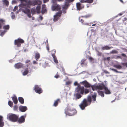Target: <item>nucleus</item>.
Instances as JSON below:
<instances>
[{
  "instance_id": "nucleus-1",
  "label": "nucleus",
  "mask_w": 127,
  "mask_h": 127,
  "mask_svg": "<svg viewBox=\"0 0 127 127\" xmlns=\"http://www.w3.org/2000/svg\"><path fill=\"white\" fill-rule=\"evenodd\" d=\"M92 102V98L91 96H89L87 99L84 98L82 101L79 106L81 109L83 110L87 106L91 104Z\"/></svg>"
},
{
  "instance_id": "nucleus-2",
  "label": "nucleus",
  "mask_w": 127,
  "mask_h": 127,
  "mask_svg": "<svg viewBox=\"0 0 127 127\" xmlns=\"http://www.w3.org/2000/svg\"><path fill=\"white\" fill-rule=\"evenodd\" d=\"M76 91L77 93L83 95L88 93L90 92V90L87 89H84V86H81L80 84H79L76 89Z\"/></svg>"
},
{
  "instance_id": "nucleus-3",
  "label": "nucleus",
  "mask_w": 127,
  "mask_h": 127,
  "mask_svg": "<svg viewBox=\"0 0 127 127\" xmlns=\"http://www.w3.org/2000/svg\"><path fill=\"white\" fill-rule=\"evenodd\" d=\"M80 84H82L83 85H84L85 87L87 88L90 87L91 88L92 90L93 91L97 90V85H92L86 80L82 82H80Z\"/></svg>"
},
{
  "instance_id": "nucleus-4",
  "label": "nucleus",
  "mask_w": 127,
  "mask_h": 127,
  "mask_svg": "<svg viewBox=\"0 0 127 127\" xmlns=\"http://www.w3.org/2000/svg\"><path fill=\"white\" fill-rule=\"evenodd\" d=\"M37 4L36 1V0L31 1V0H27L26 3H22L21 4V7L22 8L24 7V6H25L28 8H30V5H33L34 6L36 5Z\"/></svg>"
},
{
  "instance_id": "nucleus-5",
  "label": "nucleus",
  "mask_w": 127,
  "mask_h": 127,
  "mask_svg": "<svg viewBox=\"0 0 127 127\" xmlns=\"http://www.w3.org/2000/svg\"><path fill=\"white\" fill-rule=\"evenodd\" d=\"M65 113L69 116H73L76 114L77 111L74 109H70L68 107H66L65 109Z\"/></svg>"
},
{
  "instance_id": "nucleus-6",
  "label": "nucleus",
  "mask_w": 127,
  "mask_h": 127,
  "mask_svg": "<svg viewBox=\"0 0 127 127\" xmlns=\"http://www.w3.org/2000/svg\"><path fill=\"white\" fill-rule=\"evenodd\" d=\"M8 117L10 121L14 122H17L19 116L15 114H11L8 115Z\"/></svg>"
},
{
  "instance_id": "nucleus-7",
  "label": "nucleus",
  "mask_w": 127,
  "mask_h": 127,
  "mask_svg": "<svg viewBox=\"0 0 127 127\" xmlns=\"http://www.w3.org/2000/svg\"><path fill=\"white\" fill-rule=\"evenodd\" d=\"M51 9L53 11H61L60 10L61 9L60 6L59 4H57V3L55 4L53 3V5L51 6Z\"/></svg>"
},
{
  "instance_id": "nucleus-8",
  "label": "nucleus",
  "mask_w": 127,
  "mask_h": 127,
  "mask_svg": "<svg viewBox=\"0 0 127 127\" xmlns=\"http://www.w3.org/2000/svg\"><path fill=\"white\" fill-rule=\"evenodd\" d=\"M25 8V9H23L22 10V11L25 13L27 14L29 18H31L32 16L31 15V12L30 10L28 9V8H27L25 6H24V7L23 8Z\"/></svg>"
},
{
  "instance_id": "nucleus-9",
  "label": "nucleus",
  "mask_w": 127,
  "mask_h": 127,
  "mask_svg": "<svg viewBox=\"0 0 127 127\" xmlns=\"http://www.w3.org/2000/svg\"><path fill=\"white\" fill-rule=\"evenodd\" d=\"M62 14V11H60L57 13L54 16L53 20L54 22L57 21L59 19Z\"/></svg>"
},
{
  "instance_id": "nucleus-10",
  "label": "nucleus",
  "mask_w": 127,
  "mask_h": 127,
  "mask_svg": "<svg viewBox=\"0 0 127 127\" xmlns=\"http://www.w3.org/2000/svg\"><path fill=\"white\" fill-rule=\"evenodd\" d=\"M74 0H65L64 3V6L63 8L66 9L67 7L69 6L70 4L69 3L71 2L74 1Z\"/></svg>"
},
{
  "instance_id": "nucleus-11",
  "label": "nucleus",
  "mask_w": 127,
  "mask_h": 127,
  "mask_svg": "<svg viewBox=\"0 0 127 127\" xmlns=\"http://www.w3.org/2000/svg\"><path fill=\"white\" fill-rule=\"evenodd\" d=\"M26 117V115H25L21 116L19 118H18L17 122L19 124H21L24 123L25 121V118Z\"/></svg>"
},
{
  "instance_id": "nucleus-12",
  "label": "nucleus",
  "mask_w": 127,
  "mask_h": 127,
  "mask_svg": "<svg viewBox=\"0 0 127 127\" xmlns=\"http://www.w3.org/2000/svg\"><path fill=\"white\" fill-rule=\"evenodd\" d=\"M34 90L36 93L39 94L42 92L41 89L38 85H35V86Z\"/></svg>"
},
{
  "instance_id": "nucleus-13",
  "label": "nucleus",
  "mask_w": 127,
  "mask_h": 127,
  "mask_svg": "<svg viewBox=\"0 0 127 127\" xmlns=\"http://www.w3.org/2000/svg\"><path fill=\"white\" fill-rule=\"evenodd\" d=\"M56 52V51L55 50H53L52 51V52L51 53V55L53 57L54 59V62L56 64L58 63V61L57 59V58L55 56V54Z\"/></svg>"
},
{
  "instance_id": "nucleus-14",
  "label": "nucleus",
  "mask_w": 127,
  "mask_h": 127,
  "mask_svg": "<svg viewBox=\"0 0 127 127\" xmlns=\"http://www.w3.org/2000/svg\"><path fill=\"white\" fill-rule=\"evenodd\" d=\"M76 6L77 9L80 10L84 8V5L79 2L76 3Z\"/></svg>"
},
{
  "instance_id": "nucleus-15",
  "label": "nucleus",
  "mask_w": 127,
  "mask_h": 127,
  "mask_svg": "<svg viewBox=\"0 0 127 127\" xmlns=\"http://www.w3.org/2000/svg\"><path fill=\"white\" fill-rule=\"evenodd\" d=\"M24 40H15V44L18 47H20L21 46V43H24Z\"/></svg>"
},
{
  "instance_id": "nucleus-16",
  "label": "nucleus",
  "mask_w": 127,
  "mask_h": 127,
  "mask_svg": "<svg viewBox=\"0 0 127 127\" xmlns=\"http://www.w3.org/2000/svg\"><path fill=\"white\" fill-rule=\"evenodd\" d=\"M86 59H82L81 61L80 64L82 67H86L87 66V62H86Z\"/></svg>"
},
{
  "instance_id": "nucleus-17",
  "label": "nucleus",
  "mask_w": 127,
  "mask_h": 127,
  "mask_svg": "<svg viewBox=\"0 0 127 127\" xmlns=\"http://www.w3.org/2000/svg\"><path fill=\"white\" fill-rule=\"evenodd\" d=\"M24 65L22 63H19L15 64L14 65V67L16 68L19 69L24 67Z\"/></svg>"
},
{
  "instance_id": "nucleus-18",
  "label": "nucleus",
  "mask_w": 127,
  "mask_h": 127,
  "mask_svg": "<svg viewBox=\"0 0 127 127\" xmlns=\"http://www.w3.org/2000/svg\"><path fill=\"white\" fill-rule=\"evenodd\" d=\"M105 85L103 84H101L97 85V90H102L104 89Z\"/></svg>"
},
{
  "instance_id": "nucleus-19",
  "label": "nucleus",
  "mask_w": 127,
  "mask_h": 127,
  "mask_svg": "<svg viewBox=\"0 0 127 127\" xmlns=\"http://www.w3.org/2000/svg\"><path fill=\"white\" fill-rule=\"evenodd\" d=\"M84 18L83 17V16L80 17L79 18V20L84 25H88V24L87 23H85L84 21Z\"/></svg>"
},
{
  "instance_id": "nucleus-20",
  "label": "nucleus",
  "mask_w": 127,
  "mask_h": 127,
  "mask_svg": "<svg viewBox=\"0 0 127 127\" xmlns=\"http://www.w3.org/2000/svg\"><path fill=\"white\" fill-rule=\"evenodd\" d=\"M20 110L21 112H25L27 109V107L26 106H20L19 107Z\"/></svg>"
},
{
  "instance_id": "nucleus-21",
  "label": "nucleus",
  "mask_w": 127,
  "mask_h": 127,
  "mask_svg": "<svg viewBox=\"0 0 127 127\" xmlns=\"http://www.w3.org/2000/svg\"><path fill=\"white\" fill-rule=\"evenodd\" d=\"M94 1V0H81L80 2L81 3H92Z\"/></svg>"
},
{
  "instance_id": "nucleus-22",
  "label": "nucleus",
  "mask_w": 127,
  "mask_h": 127,
  "mask_svg": "<svg viewBox=\"0 0 127 127\" xmlns=\"http://www.w3.org/2000/svg\"><path fill=\"white\" fill-rule=\"evenodd\" d=\"M61 102V100L60 99H57L54 101L53 106L55 107L57 106L58 105V103Z\"/></svg>"
},
{
  "instance_id": "nucleus-23",
  "label": "nucleus",
  "mask_w": 127,
  "mask_h": 127,
  "mask_svg": "<svg viewBox=\"0 0 127 127\" xmlns=\"http://www.w3.org/2000/svg\"><path fill=\"white\" fill-rule=\"evenodd\" d=\"M3 117L0 115V127H3L4 126V123L3 122Z\"/></svg>"
},
{
  "instance_id": "nucleus-24",
  "label": "nucleus",
  "mask_w": 127,
  "mask_h": 127,
  "mask_svg": "<svg viewBox=\"0 0 127 127\" xmlns=\"http://www.w3.org/2000/svg\"><path fill=\"white\" fill-rule=\"evenodd\" d=\"M12 99L14 104H16L17 103V98L16 96L15 95H14L12 97Z\"/></svg>"
},
{
  "instance_id": "nucleus-25",
  "label": "nucleus",
  "mask_w": 127,
  "mask_h": 127,
  "mask_svg": "<svg viewBox=\"0 0 127 127\" xmlns=\"http://www.w3.org/2000/svg\"><path fill=\"white\" fill-rule=\"evenodd\" d=\"M104 89L105 90V93L106 94H111V92L108 88L105 86Z\"/></svg>"
},
{
  "instance_id": "nucleus-26",
  "label": "nucleus",
  "mask_w": 127,
  "mask_h": 127,
  "mask_svg": "<svg viewBox=\"0 0 127 127\" xmlns=\"http://www.w3.org/2000/svg\"><path fill=\"white\" fill-rule=\"evenodd\" d=\"M40 57V54L37 52H36L35 53V58L36 59V61H38Z\"/></svg>"
},
{
  "instance_id": "nucleus-27",
  "label": "nucleus",
  "mask_w": 127,
  "mask_h": 127,
  "mask_svg": "<svg viewBox=\"0 0 127 127\" xmlns=\"http://www.w3.org/2000/svg\"><path fill=\"white\" fill-rule=\"evenodd\" d=\"M80 93H77L75 94V95L76 97V99H78L81 98L82 97Z\"/></svg>"
},
{
  "instance_id": "nucleus-28",
  "label": "nucleus",
  "mask_w": 127,
  "mask_h": 127,
  "mask_svg": "<svg viewBox=\"0 0 127 127\" xmlns=\"http://www.w3.org/2000/svg\"><path fill=\"white\" fill-rule=\"evenodd\" d=\"M97 92L99 95L101 96V97H103L104 96V95L103 92L100 90H98L97 91Z\"/></svg>"
},
{
  "instance_id": "nucleus-29",
  "label": "nucleus",
  "mask_w": 127,
  "mask_h": 127,
  "mask_svg": "<svg viewBox=\"0 0 127 127\" xmlns=\"http://www.w3.org/2000/svg\"><path fill=\"white\" fill-rule=\"evenodd\" d=\"M18 100L19 102L22 104H23L24 102V98L22 97H19L18 98Z\"/></svg>"
},
{
  "instance_id": "nucleus-30",
  "label": "nucleus",
  "mask_w": 127,
  "mask_h": 127,
  "mask_svg": "<svg viewBox=\"0 0 127 127\" xmlns=\"http://www.w3.org/2000/svg\"><path fill=\"white\" fill-rule=\"evenodd\" d=\"M111 48V47H109L108 46H105L102 47V50H108L110 49Z\"/></svg>"
},
{
  "instance_id": "nucleus-31",
  "label": "nucleus",
  "mask_w": 127,
  "mask_h": 127,
  "mask_svg": "<svg viewBox=\"0 0 127 127\" xmlns=\"http://www.w3.org/2000/svg\"><path fill=\"white\" fill-rule=\"evenodd\" d=\"M113 66L116 68L118 69H121L122 68V66L119 64H114L113 65Z\"/></svg>"
},
{
  "instance_id": "nucleus-32",
  "label": "nucleus",
  "mask_w": 127,
  "mask_h": 127,
  "mask_svg": "<svg viewBox=\"0 0 127 127\" xmlns=\"http://www.w3.org/2000/svg\"><path fill=\"white\" fill-rule=\"evenodd\" d=\"M64 0H52L51 2L54 4L57 3V1L62 2Z\"/></svg>"
},
{
  "instance_id": "nucleus-33",
  "label": "nucleus",
  "mask_w": 127,
  "mask_h": 127,
  "mask_svg": "<svg viewBox=\"0 0 127 127\" xmlns=\"http://www.w3.org/2000/svg\"><path fill=\"white\" fill-rule=\"evenodd\" d=\"M2 2L3 4L6 5L8 6L9 5V1L7 0H2Z\"/></svg>"
},
{
  "instance_id": "nucleus-34",
  "label": "nucleus",
  "mask_w": 127,
  "mask_h": 127,
  "mask_svg": "<svg viewBox=\"0 0 127 127\" xmlns=\"http://www.w3.org/2000/svg\"><path fill=\"white\" fill-rule=\"evenodd\" d=\"M36 10L37 11V13H40V6L39 5L37 6L36 8Z\"/></svg>"
},
{
  "instance_id": "nucleus-35",
  "label": "nucleus",
  "mask_w": 127,
  "mask_h": 127,
  "mask_svg": "<svg viewBox=\"0 0 127 127\" xmlns=\"http://www.w3.org/2000/svg\"><path fill=\"white\" fill-rule=\"evenodd\" d=\"M29 72V70L28 68L25 69V70L23 73V75H27Z\"/></svg>"
},
{
  "instance_id": "nucleus-36",
  "label": "nucleus",
  "mask_w": 127,
  "mask_h": 127,
  "mask_svg": "<svg viewBox=\"0 0 127 127\" xmlns=\"http://www.w3.org/2000/svg\"><path fill=\"white\" fill-rule=\"evenodd\" d=\"M96 93H95L94 95L92 96V98L93 101H95L96 100Z\"/></svg>"
},
{
  "instance_id": "nucleus-37",
  "label": "nucleus",
  "mask_w": 127,
  "mask_h": 127,
  "mask_svg": "<svg viewBox=\"0 0 127 127\" xmlns=\"http://www.w3.org/2000/svg\"><path fill=\"white\" fill-rule=\"evenodd\" d=\"M46 47L48 51H49V44L48 43V41L47 40H46Z\"/></svg>"
},
{
  "instance_id": "nucleus-38",
  "label": "nucleus",
  "mask_w": 127,
  "mask_h": 127,
  "mask_svg": "<svg viewBox=\"0 0 127 127\" xmlns=\"http://www.w3.org/2000/svg\"><path fill=\"white\" fill-rule=\"evenodd\" d=\"M9 28V25L4 26L3 27V29L4 30H8Z\"/></svg>"
},
{
  "instance_id": "nucleus-39",
  "label": "nucleus",
  "mask_w": 127,
  "mask_h": 127,
  "mask_svg": "<svg viewBox=\"0 0 127 127\" xmlns=\"http://www.w3.org/2000/svg\"><path fill=\"white\" fill-rule=\"evenodd\" d=\"M64 6V4L62 6V7L63 9V13L64 14L65 13H66V10L68 8V7L66 9H64L63 8V7Z\"/></svg>"
},
{
  "instance_id": "nucleus-40",
  "label": "nucleus",
  "mask_w": 127,
  "mask_h": 127,
  "mask_svg": "<svg viewBox=\"0 0 127 127\" xmlns=\"http://www.w3.org/2000/svg\"><path fill=\"white\" fill-rule=\"evenodd\" d=\"M31 11L32 14H34L36 13V10L35 9L32 8Z\"/></svg>"
},
{
  "instance_id": "nucleus-41",
  "label": "nucleus",
  "mask_w": 127,
  "mask_h": 127,
  "mask_svg": "<svg viewBox=\"0 0 127 127\" xmlns=\"http://www.w3.org/2000/svg\"><path fill=\"white\" fill-rule=\"evenodd\" d=\"M8 105L11 107H12L13 105V103L12 101H9L8 102Z\"/></svg>"
},
{
  "instance_id": "nucleus-42",
  "label": "nucleus",
  "mask_w": 127,
  "mask_h": 127,
  "mask_svg": "<svg viewBox=\"0 0 127 127\" xmlns=\"http://www.w3.org/2000/svg\"><path fill=\"white\" fill-rule=\"evenodd\" d=\"M46 8H42V10H41V13L42 14H43L46 11Z\"/></svg>"
},
{
  "instance_id": "nucleus-43",
  "label": "nucleus",
  "mask_w": 127,
  "mask_h": 127,
  "mask_svg": "<svg viewBox=\"0 0 127 127\" xmlns=\"http://www.w3.org/2000/svg\"><path fill=\"white\" fill-rule=\"evenodd\" d=\"M91 16V15L90 14L87 15H86L83 16V17L85 18H87L90 17Z\"/></svg>"
},
{
  "instance_id": "nucleus-44",
  "label": "nucleus",
  "mask_w": 127,
  "mask_h": 127,
  "mask_svg": "<svg viewBox=\"0 0 127 127\" xmlns=\"http://www.w3.org/2000/svg\"><path fill=\"white\" fill-rule=\"evenodd\" d=\"M72 83V82L70 81H67L66 83V85H69Z\"/></svg>"
},
{
  "instance_id": "nucleus-45",
  "label": "nucleus",
  "mask_w": 127,
  "mask_h": 127,
  "mask_svg": "<svg viewBox=\"0 0 127 127\" xmlns=\"http://www.w3.org/2000/svg\"><path fill=\"white\" fill-rule=\"evenodd\" d=\"M118 53V52L117 51L115 50H113L110 52L111 54H117Z\"/></svg>"
},
{
  "instance_id": "nucleus-46",
  "label": "nucleus",
  "mask_w": 127,
  "mask_h": 127,
  "mask_svg": "<svg viewBox=\"0 0 127 127\" xmlns=\"http://www.w3.org/2000/svg\"><path fill=\"white\" fill-rule=\"evenodd\" d=\"M18 107L17 105H15L13 107V110L14 111H17L18 109Z\"/></svg>"
},
{
  "instance_id": "nucleus-47",
  "label": "nucleus",
  "mask_w": 127,
  "mask_h": 127,
  "mask_svg": "<svg viewBox=\"0 0 127 127\" xmlns=\"http://www.w3.org/2000/svg\"><path fill=\"white\" fill-rule=\"evenodd\" d=\"M110 69L112 70H113L115 72H117V73H121L122 72H119V71H117L116 69H114L113 68H110Z\"/></svg>"
},
{
  "instance_id": "nucleus-48",
  "label": "nucleus",
  "mask_w": 127,
  "mask_h": 127,
  "mask_svg": "<svg viewBox=\"0 0 127 127\" xmlns=\"http://www.w3.org/2000/svg\"><path fill=\"white\" fill-rule=\"evenodd\" d=\"M88 59L90 62H92L94 60V59L90 56L89 57Z\"/></svg>"
},
{
  "instance_id": "nucleus-49",
  "label": "nucleus",
  "mask_w": 127,
  "mask_h": 127,
  "mask_svg": "<svg viewBox=\"0 0 127 127\" xmlns=\"http://www.w3.org/2000/svg\"><path fill=\"white\" fill-rule=\"evenodd\" d=\"M36 2H37V4H38L39 5H40L41 4L42 2L40 0H37V1H36Z\"/></svg>"
},
{
  "instance_id": "nucleus-50",
  "label": "nucleus",
  "mask_w": 127,
  "mask_h": 127,
  "mask_svg": "<svg viewBox=\"0 0 127 127\" xmlns=\"http://www.w3.org/2000/svg\"><path fill=\"white\" fill-rule=\"evenodd\" d=\"M18 6H16L14 7V9H13L14 11H15L16 10L18 9Z\"/></svg>"
},
{
  "instance_id": "nucleus-51",
  "label": "nucleus",
  "mask_w": 127,
  "mask_h": 127,
  "mask_svg": "<svg viewBox=\"0 0 127 127\" xmlns=\"http://www.w3.org/2000/svg\"><path fill=\"white\" fill-rule=\"evenodd\" d=\"M122 64L124 66H126V67H127V62L123 63Z\"/></svg>"
},
{
  "instance_id": "nucleus-52",
  "label": "nucleus",
  "mask_w": 127,
  "mask_h": 127,
  "mask_svg": "<svg viewBox=\"0 0 127 127\" xmlns=\"http://www.w3.org/2000/svg\"><path fill=\"white\" fill-rule=\"evenodd\" d=\"M121 55L123 57H127L126 55V54H125L124 53L122 54Z\"/></svg>"
},
{
  "instance_id": "nucleus-53",
  "label": "nucleus",
  "mask_w": 127,
  "mask_h": 127,
  "mask_svg": "<svg viewBox=\"0 0 127 127\" xmlns=\"http://www.w3.org/2000/svg\"><path fill=\"white\" fill-rule=\"evenodd\" d=\"M5 32H1L0 34V35L2 36L5 33Z\"/></svg>"
},
{
  "instance_id": "nucleus-54",
  "label": "nucleus",
  "mask_w": 127,
  "mask_h": 127,
  "mask_svg": "<svg viewBox=\"0 0 127 127\" xmlns=\"http://www.w3.org/2000/svg\"><path fill=\"white\" fill-rule=\"evenodd\" d=\"M59 77V75L58 74H57L55 75L54 77L55 78H57Z\"/></svg>"
},
{
  "instance_id": "nucleus-55",
  "label": "nucleus",
  "mask_w": 127,
  "mask_h": 127,
  "mask_svg": "<svg viewBox=\"0 0 127 127\" xmlns=\"http://www.w3.org/2000/svg\"><path fill=\"white\" fill-rule=\"evenodd\" d=\"M110 57H108L107 58H105L104 59V60H107L108 61H109L110 60Z\"/></svg>"
},
{
  "instance_id": "nucleus-56",
  "label": "nucleus",
  "mask_w": 127,
  "mask_h": 127,
  "mask_svg": "<svg viewBox=\"0 0 127 127\" xmlns=\"http://www.w3.org/2000/svg\"><path fill=\"white\" fill-rule=\"evenodd\" d=\"M21 1V2H22V3H22L23 2H25V3H26V2L27 1V0H20Z\"/></svg>"
},
{
  "instance_id": "nucleus-57",
  "label": "nucleus",
  "mask_w": 127,
  "mask_h": 127,
  "mask_svg": "<svg viewBox=\"0 0 127 127\" xmlns=\"http://www.w3.org/2000/svg\"><path fill=\"white\" fill-rule=\"evenodd\" d=\"M103 71L106 74H109V72L108 71L106 70H104Z\"/></svg>"
},
{
  "instance_id": "nucleus-58",
  "label": "nucleus",
  "mask_w": 127,
  "mask_h": 127,
  "mask_svg": "<svg viewBox=\"0 0 127 127\" xmlns=\"http://www.w3.org/2000/svg\"><path fill=\"white\" fill-rule=\"evenodd\" d=\"M74 84L75 86H76L77 85L78 86V85L79 84H78L77 82H75L74 83Z\"/></svg>"
},
{
  "instance_id": "nucleus-59",
  "label": "nucleus",
  "mask_w": 127,
  "mask_h": 127,
  "mask_svg": "<svg viewBox=\"0 0 127 127\" xmlns=\"http://www.w3.org/2000/svg\"><path fill=\"white\" fill-rule=\"evenodd\" d=\"M49 0H43V3H45L49 1Z\"/></svg>"
},
{
  "instance_id": "nucleus-60",
  "label": "nucleus",
  "mask_w": 127,
  "mask_h": 127,
  "mask_svg": "<svg viewBox=\"0 0 127 127\" xmlns=\"http://www.w3.org/2000/svg\"><path fill=\"white\" fill-rule=\"evenodd\" d=\"M33 64H37V62L35 61H33Z\"/></svg>"
},
{
  "instance_id": "nucleus-61",
  "label": "nucleus",
  "mask_w": 127,
  "mask_h": 127,
  "mask_svg": "<svg viewBox=\"0 0 127 127\" xmlns=\"http://www.w3.org/2000/svg\"><path fill=\"white\" fill-rule=\"evenodd\" d=\"M42 8H46L45 5L44 4L42 5Z\"/></svg>"
},
{
  "instance_id": "nucleus-62",
  "label": "nucleus",
  "mask_w": 127,
  "mask_h": 127,
  "mask_svg": "<svg viewBox=\"0 0 127 127\" xmlns=\"http://www.w3.org/2000/svg\"><path fill=\"white\" fill-rule=\"evenodd\" d=\"M4 21L2 19H0V22L1 23H3Z\"/></svg>"
},
{
  "instance_id": "nucleus-63",
  "label": "nucleus",
  "mask_w": 127,
  "mask_h": 127,
  "mask_svg": "<svg viewBox=\"0 0 127 127\" xmlns=\"http://www.w3.org/2000/svg\"><path fill=\"white\" fill-rule=\"evenodd\" d=\"M117 58H120V59H122V57L121 56H117Z\"/></svg>"
},
{
  "instance_id": "nucleus-64",
  "label": "nucleus",
  "mask_w": 127,
  "mask_h": 127,
  "mask_svg": "<svg viewBox=\"0 0 127 127\" xmlns=\"http://www.w3.org/2000/svg\"><path fill=\"white\" fill-rule=\"evenodd\" d=\"M11 17H12V19H14V18H15V15L14 14H13V15H12V16H11Z\"/></svg>"
}]
</instances>
